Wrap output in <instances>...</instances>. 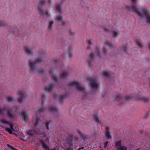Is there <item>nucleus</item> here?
Returning <instances> with one entry per match:
<instances>
[{
  "label": "nucleus",
  "mask_w": 150,
  "mask_h": 150,
  "mask_svg": "<svg viewBox=\"0 0 150 150\" xmlns=\"http://www.w3.org/2000/svg\"><path fill=\"white\" fill-rule=\"evenodd\" d=\"M44 103H42L41 106L35 109V111L36 114L37 118L36 122L34 124L33 127V129L29 130L28 132V134L30 136H34L35 134H39L40 135H45V132L44 131V128L37 129V127L39 124L41 122V120L40 118L38 117V112L41 113L43 112L44 110Z\"/></svg>",
  "instance_id": "1"
},
{
  "label": "nucleus",
  "mask_w": 150,
  "mask_h": 150,
  "mask_svg": "<svg viewBox=\"0 0 150 150\" xmlns=\"http://www.w3.org/2000/svg\"><path fill=\"white\" fill-rule=\"evenodd\" d=\"M132 2V4L131 6H127L126 8L129 11H133L134 12L136 13L137 14L142 17L145 16H146L147 22L150 23V17L147 15L146 11H144L142 13H141L138 11L137 8L136 7V0H131Z\"/></svg>",
  "instance_id": "2"
},
{
  "label": "nucleus",
  "mask_w": 150,
  "mask_h": 150,
  "mask_svg": "<svg viewBox=\"0 0 150 150\" xmlns=\"http://www.w3.org/2000/svg\"><path fill=\"white\" fill-rule=\"evenodd\" d=\"M87 81L89 82L91 88L95 90L97 89L98 85L96 83V81L95 79L92 77H89L87 78Z\"/></svg>",
  "instance_id": "3"
},
{
  "label": "nucleus",
  "mask_w": 150,
  "mask_h": 150,
  "mask_svg": "<svg viewBox=\"0 0 150 150\" xmlns=\"http://www.w3.org/2000/svg\"><path fill=\"white\" fill-rule=\"evenodd\" d=\"M45 4V1L41 0L40 1L39 4L38 6V12L41 16H42L45 15L46 16L48 17L49 16L48 14L47 11L46 10L45 11L44 13L43 11L42 10L41 8H42V6Z\"/></svg>",
  "instance_id": "4"
},
{
  "label": "nucleus",
  "mask_w": 150,
  "mask_h": 150,
  "mask_svg": "<svg viewBox=\"0 0 150 150\" xmlns=\"http://www.w3.org/2000/svg\"><path fill=\"white\" fill-rule=\"evenodd\" d=\"M70 86H74L76 88V89L79 91H81L84 92L85 91V89L84 87L81 86L80 84L77 82H72L69 84Z\"/></svg>",
  "instance_id": "5"
},
{
  "label": "nucleus",
  "mask_w": 150,
  "mask_h": 150,
  "mask_svg": "<svg viewBox=\"0 0 150 150\" xmlns=\"http://www.w3.org/2000/svg\"><path fill=\"white\" fill-rule=\"evenodd\" d=\"M18 94L20 96L18 99V102L19 103H21L22 102L23 100L27 96V94L23 90L18 91Z\"/></svg>",
  "instance_id": "6"
},
{
  "label": "nucleus",
  "mask_w": 150,
  "mask_h": 150,
  "mask_svg": "<svg viewBox=\"0 0 150 150\" xmlns=\"http://www.w3.org/2000/svg\"><path fill=\"white\" fill-rule=\"evenodd\" d=\"M41 61L39 59H37L35 62H31L29 61V65L30 67V71H34L35 69V65L36 63H40Z\"/></svg>",
  "instance_id": "7"
},
{
  "label": "nucleus",
  "mask_w": 150,
  "mask_h": 150,
  "mask_svg": "<svg viewBox=\"0 0 150 150\" xmlns=\"http://www.w3.org/2000/svg\"><path fill=\"white\" fill-rule=\"evenodd\" d=\"M13 109H7L6 110V116L11 119H13L14 118V115L12 113Z\"/></svg>",
  "instance_id": "8"
},
{
  "label": "nucleus",
  "mask_w": 150,
  "mask_h": 150,
  "mask_svg": "<svg viewBox=\"0 0 150 150\" xmlns=\"http://www.w3.org/2000/svg\"><path fill=\"white\" fill-rule=\"evenodd\" d=\"M0 123H3L4 124H7L8 125L10 128V129L12 130L13 131H14L13 128V125L10 122L5 120L4 119H0Z\"/></svg>",
  "instance_id": "9"
},
{
  "label": "nucleus",
  "mask_w": 150,
  "mask_h": 150,
  "mask_svg": "<svg viewBox=\"0 0 150 150\" xmlns=\"http://www.w3.org/2000/svg\"><path fill=\"white\" fill-rule=\"evenodd\" d=\"M40 142L41 143L43 149L45 150H56L55 149H52L50 150L49 147L42 139L40 140Z\"/></svg>",
  "instance_id": "10"
},
{
  "label": "nucleus",
  "mask_w": 150,
  "mask_h": 150,
  "mask_svg": "<svg viewBox=\"0 0 150 150\" xmlns=\"http://www.w3.org/2000/svg\"><path fill=\"white\" fill-rule=\"evenodd\" d=\"M74 139V136L73 135L70 134L69 136L68 139V144L69 146L72 147L73 146V141Z\"/></svg>",
  "instance_id": "11"
},
{
  "label": "nucleus",
  "mask_w": 150,
  "mask_h": 150,
  "mask_svg": "<svg viewBox=\"0 0 150 150\" xmlns=\"http://www.w3.org/2000/svg\"><path fill=\"white\" fill-rule=\"evenodd\" d=\"M48 109L49 111H50L57 112V108L54 104L50 105L48 107Z\"/></svg>",
  "instance_id": "12"
},
{
  "label": "nucleus",
  "mask_w": 150,
  "mask_h": 150,
  "mask_svg": "<svg viewBox=\"0 0 150 150\" xmlns=\"http://www.w3.org/2000/svg\"><path fill=\"white\" fill-rule=\"evenodd\" d=\"M20 115H21L22 117V119L25 121H26L28 119V115L25 112H21L20 113Z\"/></svg>",
  "instance_id": "13"
},
{
  "label": "nucleus",
  "mask_w": 150,
  "mask_h": 150,
  "mask_svg": "<svg viewBox=\"0 0 150 150\" xmlns=\"http://www.w3.org/2000/svg\"><path fill=\"white\" fill-rule=\"evenodd\" d=\"M50 74L52 79L54 80L56 82H57V77L56 76H54L53 75V70L52 68L50 69Z\"/></svg>",
  "instance_id": "14"
},
{
  "label": "nucleus",
  "mask_w": 150,
  "mask_h": 150,
  "mask_svg": "<svg viewBox=\"0 0 150 150\" xmlns=\"http://www.w3.org/2000/svg\"><path fill=\"white\" fill-rule=\"evenodd\" d=\"M55 19L57 20L59 22H60L62 25H63L65 23V21L62 19V17L60 15H58L56 16Z\"/></svg>",
  "instance_id": "15"
},
{
  "label": "nucleus",
  "mask_w": 150,
  "mask_h": 150,
  "mask_svg": "<svg viewBox=\"0 0 150 150\" xmlns=\"http://www.w3.org/2000/svg\"><path fill=\"white\" fill-rule=\"evenodd\" d=\"M136 98L140 100L141 101H143L144 102H148L149 101V99L143 96H137L136 97Z\"/></svg>",
  "instance_id": "16"
},
{
  "label": "nucleus",
  "mask_w": 150,
  "mask_h": 150,
  "mask_svg": "<svg viewBox=\"0 0 150 150\" xmlns=\"http://www.w3.org/2000/svg\"><path fill=\"white\" fill-rule=\"evenodd\" d=\"M94 55V54L92 53H90L89 55V59L88 60V62L90 66H91V62L93 59Z\"/></svg>",
  "instance_id": "17"
},
{
  "label": "nucleus",
  "mask_w": 150,
  "mask_h": 150,
  "mask_svg": "<svg viewBox=\"0 0 150 150\" xmlns=\"http://www.w3.org/2000/svg\"><path fill=\"white\" fill-rule=\"evenodd\" d=\"M113 74H114V73L110 71L106 72L103 74L104 76L105 77L108 78L110 77L111 75Z\"/></svg>",
  "instance_id": "18"
},
{
  "label": "nucleus",
  "mask_w": 150,
  "mask_h": 150,
  "mask_svg": "<svg viewBox=\"0 0 150 150\" xmlns=\"http://www.w3.org/2000/svg\"><path fill=\"white\" fill-rule=\"evenodd\" d=\"M54 86L51 83L48 86L46 87L45 88V91H49L51 90Z\"/></svg>",
  "instance_id": "19"
},
{
  "label": "nucleus",
  "mask_w": 150,
  "mask_h": 150,
  "mask_svg": "<svg viewBox=\"0 0 150 150\" xmlns=\"http://www.w3.org/2000/svg\"><path fill=\"white\" fill-rule=\"evenodd\" d=\"M68 75V73L67 72L64 71L60 74V77L62 78L66 77Z\"/></svg>",
  "instance_id": "20"
},
{
  "label": "nucleus",
  "mask_w": 150,
  "mask_h": 150,
  "mask_svg": "<svg viewBox=\"0 0 150 150\" xmlns=\"http://www.w3.org/2000/svg\"><path fill=\"white\" fill-rule=\"evenodd\" d=\"M24 48L25 52L28 54H31V50L27 46H25Z\"/></svg>",
  "instance_id": "21"
},
{
  "label": "nucleus",
  "mask_w": 150,
  "mask_h": 150,
  "mask_svg": "<svg viewBox=\"0 0 150 150\" xmlns=\"http://www.w3.org/2000/svg\"><path fill=\"white\" fill-rule=\"evenodd\" d=\"M119 34V31L117 29L113 30L112 35L113 37H117Z\"/></svg>",
  "instance_id": "22"
},
{
  "label": "nucleus",
  "mask_w": 150,
  "mask_h": 150,
  "mask_svg": "<svg viewBox=\"0 0 150 150\" xmlns=\"http://www.w3.org/2000/svg\"><path fill=\"white\" fill-rule=\"evenodd\" d=\"M93 118L94 120L97 123H100V121L98 119V115L97 114H94L93 115Z\"/></svg>",
  "instance_id": "23"
},
{
  "label": "nucleus",
  "mask_w": 150,
  "mask_h": 150,
  "mask_svg": "<svg viewBox=\"0 0 150 150\" xmlns=\"http://www.w3.org/2000/svg\"><path fill=\"white\" fill-rule=\"evenodd\" d=\"M121 141H118L116 142L115 146L117 149H118L119 147L121 146Z\"/></svg>",
  "instance_id": "24"
},
{
  "label": "nucleus",
  "mask_w": 150,
  "mask_h": 150,
  "mask_svg": "<svg viewBox=\"0 0 150 150\" xmlns=\"http://www.w3.org/2000/svg\"><path fill=\"white\" fill-rule=\"evenodd\" d=\"M61 5L60 4H57L56 5V10L59 13L61 12Z\"/></svg>",
  "instance_id": "25"
},
{
  "label": "nucleus",
  "mask_w": 150,
  "mask_h": 150,
  "mask_svg": "<svg viewBox=\"0 0 150 150\" xmlns=\"http://www.w3.org/2000/svg\"><path fill=\"white\" fill-rule=\"evenodd\" d=\"M122 96L120 94H119L118 95H117L115 99L116 100H117L118 101L120 102L122 99Z\"/></svg>",
  "instance_id": "26"
},
{
  "label": "nucleus",
  "mask_w": 150,
  "mask_h": 150,
  "mask_svg": "<svg viewBox=\"0 0 150 150\" xmlns=\"http://www.w3.org/2000/svg\"><path fill=\"white\" fill-rule=\"evenodd\" d=\"M3 128L5 129V130L6 131L8 132L10 134H15V133L12 132V130L10 129L7 127H3Z\"/></svg>",
  "instance_id": "27"
},
{
  "label": "nucleus",
  "mask_w": 150,
  "mask_h": 150,
  "mask_svg": "<svg viewBox=\"0 0 150 150\" xmlns=\"http://www.w3.org/2000/svg\"><path fill=\"white\" fill-rule=\"evenodd\" d=\"M6 100L9 102H12L13 100V98L9 96H6Z\"/></svg>",
  "instance_id": "28"
},
{
  "label": "nucleus",
  "mask_w": 150,
  "mask_h": 150,
  "mask_svg": "<svg viewBox=\"0 0 150 150\" xmlns=\"http://www.w3.org/2000/svg\"><path fill=\"white\" fill-rule=\"evenodd\" d=\"M72 47L71 46H70L69 48V51L68 52V56L71 57L72 56V53H71V50L72 49Z\"/></svg>",
  "instance_id": "29"
},
{
  "label": "nucleus",
  "mask_w": 150,
  "mask_h": 150,
  "mask_svg": "<svg viewBox=\"0 0 150 150\" xmlns=\"http://www.w3.org/2000/svg\"><path fill=\"white\" fill-rule=\"evenodd\" d=\"M127 45V44H126L125 45H123L121 48V50L124 52H126Z\"/></svg>",
  "instance_id": "30"
},
{
  "label": "nucleus",
  "mask_w": 150,
  "mask_h": 150,
  "mask_svg": "<svg viewBox=\"0 0 150 150\" xmlns=\"http://www.w3.org/2000/svg\"><path fill=\"white\" fill-rule=\"evenodd\" d=\"M96 52L95 53V55L96 56L98 57H100V53L99 51V49L98 48H97L96 49Z\"/></svg>",
  "instance_id": "31"
},
{
  "label": "nucleus",
  "mask_w": 150,
  "mask_h": 150,
  "mask_svg": "<svg viewBox=\"0 0 150 150\" xmlns=\"http://www.w3.org/2000/svg\"><path fill=\"white\" fill-rule=\"evenodd\" d=\"M137 45L139 47H142V45L140 42V40L138 39H136L135 40Z\"/></svg>",
  "instance_id": "32"
},
{
  "label": "nucleus",
  "mask_w": 150,
  "mask_h": 150,
  "mask_svg": "<svg viewBox=\"0 0 150 150\" xmlns=\"http://www.w3.org/2000/svg\"><path fill=\"white\" fill-rule=\"evenodd\" d=\"M49 25L48 26V29L49 30H51L52 29V25L53 24L54 22L52 21H50L49 22Z\"/></svg>",
  "instance_id": "33"
},
{
  "label": "nucleus",
  "mask_w": 150,
  "mask_h": 150,
  "mask_svg": "<svg viewBox=\"0 0 150 150\" xmlns=\"http://www.w3.org/2000/svg\"><path fill=\"white\" fill-rule=\"evenodd\" d=\"M117 149L118 150H127V147L125 146H121Z\"/></svg>",
  "instance_id": "34"
},
{
  "label": "nucleus",
  "mask_w": 150,
  "mask_h": 150,
  "mask_svg": "<svg viewBox=\"0 0 150 150\" xmlns=\"http://www.w3.org/2000/svg\"><path fill=\"white\" fill-rule=\"evenodd\" d=\"M66 96L65 95H60L59 96V100L60 101H61L62 99L65 97Z\"/></svg>",
  "instance_id": "35"
},
{
  "label": "nucleus",
  "mask_w": 150,
  "mask_h": 150,
  "mask_svg": "<svg viewBox=\"0 0 150 150\" xmlns=\"http://www.w3.org/2000/svg\"><path fill=\"white\" fill-rule=\"evenodd\" d=\"M6 110V107H4L2 109L0 108V114L1 115H3L4 111Z\"/></svg>",
  "instance_id": "36"
},
{
  "label": "nucleus",
  "mask_w": 150,
  "mask_h": 150,
  "mask_svg": "<svg viewBox=\"0 0 150 150\" xmlns=\"http://www.w3.org/2000/svg\"><path fill=\"white\" fill-rule=\"evenodd\" d=\"M77 132L78 134L82 138L84 139V135L82 134L81 132L79 130H77Z\"/></svg>",
  "instance_id": "37"
},
{
  "label": "nucleus",
  "mask_w": 150,
  "mask_h": 150,
  "mask_svg": "<svg viewBox=\"0 0 150 150\" xmlns=\"http://www.w3.org/2000/svg\"><path fill=\"white\" fill-rule=\"evenodd\" d=\"M105 43L106 45L110 47H111L112 46V44L108 41H106Z\"/></svg>",
  "instance_id": "38"
},
{
  "label": "nucleus",
  "mask_w": 150,
  "mask_h": 150,
  "mask_svg": "<svg viewBox=\"0 0 150 150\" xmlns=\"http://www.w3.org/2000/svg\"><path fill=\"white\" fill-rule=\"evenodd\" d=\"M41 99L42 103H44L45 99V97L43 94H41Z\"/></svg>",
  "instance_id": "39"
},
{
  "label": "nucleus",
  "mask_w": 150,
  "mask_h": 150,
  "mask_svg": "<svg viewBox=\"0 0 150 150\" xmlns=\"http://www.w3.org/2000/svg\"><path fill=\"white\" fill-rule=\"evenodd\" d=\"M49 122L48 121H47L45 123V127L47 130H48L49 129Z\"/></svg>",
  "instance_id": "40"
},
{
  "label": "nucleus",
  "mask_w": 150,
  "mask_h": 150,
  "mask_svg": "<svg viewBox=\"0 0 150 150\" xmlns=\"http://www.w3.org/2000/svg\"><path fill=\"white\" fill-rule=\"evenodd\" d=\"M133 96L131 95H129L126 96L125 97V99L126 100H129L130 99H132Z\"/></svg>",
  "instance_id": "41"
},
{
  "label": "nucleus",
  "mask_w": 150,
  "mask_h": 150,
  "mask_svg": "<svg viewBox=\"0 0 150 150\" xmlns=\"http://www.w3.org/2000/svg\"><path fill=\"white\" fill-rule=\"evenodd\" d=\"M87 42L88 43V47L87 48V49L88 50L91 45V42L90 40H86Z\"/></svg>",
  "instance_id": "42"
},
{
  "label": "nucleus",
  "mask_w": 150,
  "mask_h": 150,
  "mask_svg": "<svg viewBox=\"0 0 150 150\" xmlns=\"http://www.w3.org/2000/svg\"><path fill=\"white\" fill-rule=\"evenodd\" d=\"M105 134L107 139H109L111 138V135L110 134L109 132H105Z\"/></svg>",
  "instance_id": "43"
},
{
  "label": "nucleus",
  "mask_w": 150,
  "mask_h": 150,
  "mask_svg": "<svg viewBox=\"0 0 150 150\" xmlns=\"http://www.w3.org/2000/svg\"><path fill=\"white\" fill-rule=\"evenodd\" d=\"M7 146L9 147V148H10L12 150H18L17 149H15L14 147L13 146H11L10 144H7Z\"/></svg>",
  "instance_id": "44"
},
{
  "label": "nucleus",
  "mask_w": 150,
  "mask_h": 150,
  "mask_svg": "<svg viewBox=\"0 0 150 150\" xmlns=\"http://www.w3.org/2000/svg\"><path fill=\"white\" fill-rule=\"evenodd\" d=\"M108 143V141H106L104 144V148L105 149L108 146H107V144Z\"/></svg>",
  "instance_id": "45"
},
{
  "label": "nucleus",
  "mask_w": 150,
  "mask_h": 150,
  "mask_svg": "<svg viewBox=\"0 0 150 150\" xmlns=\"http://www.w3.org/2000/svg\"><path fill=\"white\" fill-rule=\"evenodd\" d=\"M5 24V22L4 21H0V26H3Z\"/></svg>",
  "instance_id": "46"
},
{
  "label": "nucleus",
  "mask_w": 150,
  "mask_h": 150,
  "mask_svg": "<svg viewBox=\"0 0 150 150\" xmlns=\"http://www.w3.org/2000/svg\"><path fill=\"white\" fill-rule=\"evenodd\" d=\"M74 141L75 142H77L78 141L79 138L77 137H75L74 138Z\"/></svg>",
  "instance_id": "47"
},
{
  "label": "nucleus",
  "mask_w": 150,
  "mask_h": 150,
  "mask_svg": "<svg viewBox=\"0 0 150 150\" xmlns=\"http://www.w3.org/2000/svg\"><path fill=\"white\" fill-rule=\"evenodd\" d=\"M103 54H105L106 52V50L105 48H104L103 49Z\"/></svg>",
  "instance_id": "48"
},
{
  "label": "nucleus",
  "mask_w": 150,
  "mask_h": 150,
  "mask_svg": "<svg viewBox=\"0 0 150 150\" xmlns=\"http://www.w3.org/2000/svg\"><path fill=\"white\" fill-rule=\"evenodd\" d=\"M105 129H106V132H109V127H105Z\"/></svg>",
  "instance_id": "49"
},
{
  "label": "nucleus",
  "mask_w": 150,
  "mask_h": 150,
  "mask_svg": "<svg viewBox=\"0 0 150 150\" xmlns=\"http://www.w3.org/2000/svg\"><path fill=\"white\" fill-rule=\"evenodd\" d=\"M39 72L40 73H43L44 72V70L43 69H41L39 71Z\"/></svg>",
  "instance_id": "50"
},
{
  "label": "nucleus",
  "mask_w": 150,
  "mask_h": 150,
  "mask_svg": "<svg viewBox=\"0 0 150 150\" xmlns=\"http://www.w3.org/2000/svg\"><path fill=\"white\" fill-rule=\"evenodd\" d=\"M104 31L106 32H108V31H109V30L106 29H104Z\"/></svg>",
  "instance_id": "51"
},
{
  "label": "nucleus",
  "mask_w": 150,
  "mask_h": 150,
  "mask_svg": "<svg viewBox=\"0 0 150 150\" xmlns=\"http://www.w3.org/2000/svg\"><path fill=\"white\" fill-rule=\"evenodd\" d=\"M69 33L70 35L73 34V33H72L70 30H69Z\"/></svg>",
  "instance_id": "52"
},
{
  "label": "nucleus",
  "mask_w": 150,
  "mask_h": 150,
  "mask_svg": "<svg viewBox=\"0 0 150 150\" xmlns=\"http://www.w3.org/2000/svg\"><path fill=\"white\" fill-rule=\"evenodd\" d=\"M84 149V147H81V148H80L79 149L80 150H81V149Z\"/></svg>",
  "instance_id": "53"
},
{
  "label": "nucleus",
  "mask_w": 150,
  "mask_h": 150,
  "mask_svg": "<svg viewBox=\"0 0 150 150\" xmlns=\"http://www.w3.org/2000/svg\"><path fill=\"white\" fill-rule=\"evenodd\" d=\"M48 2L49 4H50L51 3V1L50 0H48Z\"/></svg>",
  "instance_id": "54"
},
{
  "label": "nucleus",
  "mask_w": 150,
  "mask_h": 150,
  "mask_svg": "<svg viewBox=\"0 0 150 150\" xmlns=\"http://www.w3.org/2000/svg\"><path fill=\"white\" fill-rule=\"evenodd\" d=\"M148 47H149V50H150V43H149V44H148Z\"/></svg>",
  "instance_id": "55"
},
{
  "label": "nucleus",
  "mask_w": 150,
  "mask_h": 150,
  "mask_svg": "<svg viewBox=\"0 0 150 150\" xmlns=\"http://www.w3.org/2000/svg\"><path fill=\"white\" fill-rule=\"evenodd\" d=\"M53 96L54 98H56L57 97V96H56V95H54Z\"/></svg>",
  "instance_id": "56"
},
{
  "label": "nucleus",
  "mask_w": 150,
  "mask_h": 150,
  "mask_svg": "<svg viewBox=\"0 0 150 150\" xmlns=\"http://www.w3.org/2000/svg\"><path fill=\"white\" fill-rule=\"evenodd\" d=\"M54 64H56V62H54Z\"/></svg>",
  "instance_id": "57"
},
{
  "label": "nucleus",
  "mask_w": 150,
  "mask_h": 150,
  "mask_svg": "<svg viewBox=\"0 0 150 150\" xmlns=\"http://www.w3.org/2000/svg\"><path fill=\"white\" fill-rule=\"evenodd\" d=\"M67 150H70L69 149H68Z\"/></svg>",
  "instance_id": "58"
},
{
  "label": "nucleus",
  "mask_w": 150,
  "mask_h": 150,
  "mask_svg": "<svg viewBox=\"0 0 150 150\" xmlns=\"http://www.w3.org/2000/svg\"><path fill=\"white\" fill-rule=\"evenodd\" d=\"M150 80V79H149Z\"/></svg>",
  "instance_id": "59"
}]
</instances>
